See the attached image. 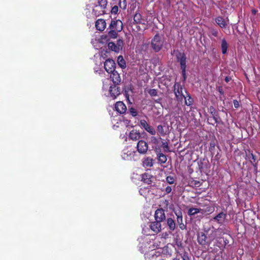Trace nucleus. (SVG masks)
Instances as JSON below:
<instances>
[{
  "instance_id": "f257e3e1",
  "label": "nucleus",
  "mask_w": 260,
  "mask_h": 260,
  "mask_svg": "<svg viewBox=\"0 0 260 260\" xmlns=\"http://www.w3.org/2000/svg\"><path fill=\"white\" fill-rule=\"evenodd\" d=\"M160 253L162 254L170 256L171 255V250L168 246H165L163 248H158L156 250H151L147 255L151 260H162Z\"/></svg>"
},
{
  "instance_id": "f03ea898",
  "label": "nucleus",
  "mask_w": 260,
  "mask_h": 260,
  "mask_svg": "<svg viewBox=\"0 0 260 260\" xmlns=\"http://www.w3.org/2000/svg\"><path fill=\"white\" fill-rule=\"evenodd\" d=\"M107 0H96L92 7V13L95 16H99L106 13Z\"/></svg>"
},
{
  "instance_id": "7ed1b4c3",
  "label": "nucleus",
  "mask_w": 260,
  "mask_h": 260,
  "mask_svg": "<svg viewBox=\"0 0 260 260\" xmlns=\"http://www.w3.org/2000/svg\"><path fill=\"white\" fill-rule=\"evenodd\" d=\"M121 157L123 160L136 161L138 159L136 151L131 147H126L121 152Z\"/></svg>"
},
{
  "instance_id": "20e7f679",
  "label": "nucleus",
  "mask_w": 260,
  "mask_h": 260,
  "mask_svg": "<svg viewBox=\"0 0 260 260\" xmlns=\"http://www.w3.org/2000/svg\"><path fill=\"white\" fill-rule=\"evenodd\" d=\"M164 44V40L158 35H156L151 41V46L155 52H158Z\"/></svg>"
},
{
  "instance_id": "39448f33",
  "label": "nucleus",
  "mask_w": 260,
  "mask_h": 260,
  "mask_svg": "<svg viewBox=\"0 0 260 260\" xmlns=\"http://www.w3.org/2000/svg\"><path fill=\"white\" fill-rule=\"evenodd\" d=\"M178 61L180 62L182 73L184 80L185 79L186 56L184 53H179L177 56Z\"/></svg>"
},
{
  "instance_id": "423d86ee",
  "label": "nucleus",
  "mask_w": 260,
  "mask_h": 260,
  "mask_svg": "<svg viewBox=\"0 0 260 260\" xmlns=\"http://www.w3.org/2000/svg\"><path fill=\"white\" fill-rule=\"evenodd\" d=\"M174 93L177 100L182 101L185 94L183 93V88L179 84L174 85Z\"/></svg>"
},
{
  "instance_id": "0eeeda50",
  "label": "nucleus",
  "mask_w": 260,
  "mask_h": 260,
  "mask_svg": "<svg viewBox=\"0 0 260 260\" xmlns=\"http://www.w3.org/2000/svg\"><path fill=\"white\" fill-rule=\"evenodd\" d=\"M110 29L121 31L123 28V23L120 20H111L109 26Z\"/></svg>"
},
{
  "instance_id": "6e6552de",
  "label": "nucleus",
  "mask_w": 260,
  "mask_h": 260,
  "mask_svg": "<svg viewBox=\"0 0 260 260\" xmlns=\"http://www.w3.org/2000/svg\"><path fill=\"white\" fill-rule=\"evenodd\" d=\"M115 63L112 59H107L104 63L105 69L108 73L115 71Z\"/></svg>"
},
{
  "instance_id": "1a4fd4ad",
  "label": "nucleus",
  "mask_w": 260,
  "mask_h": 260,
  "mask_svg": "<svg viewBox=\"0 0 260 260\" xmlns=\"http://www.w3.org/2000/svg\"><path fill=\"white\" fill-rule=\"evenodd\" d=\"M138 151L141 154H145L148 150V146L147 143L143 141H139L137 145Z\"/></svg>"
},
{
  "instance_id": "9d476101",
  "label": "nucleus",
  "mask_w": 260,
  "mask_h": 260,
  "mask_svg": "<svg viewBox=\"0 0 260 260\" xmlns=\"http://www.w3.org/2000/svg\"><path fill=\"white\" fill-rule=\"evenodd\" d=\"M155 220L160 222L164 221L166 219V215L165 211L162 208L157 209L154 214Z\"/></svg>"
},
{
  "instance_id": "9b49d317",
  "label": "nucleus",
  "mask_w": 260,
  "mask_h": 260,
  "mask_svg": "<svg viewBox=\"0 0 260 260\" xmlns=\"http://www.w3.org/2000/svg\"><path fill=\"white\" fill-rule=\"evenodd\" d=\"M110 96L113 99H115L120 93V89L116 85L110 86L109 89Z\"/></svg>"
},
{
  "instance_id": "f8f14e48",
  "label": "nucleus",
  "mask_w": 260,
  "mask_h": 260,
  "mask_svg": "<svg viewBox=\"0 0 260 260\" xmlns=\"http://www.w3.org/2000/svg\"><path fill=\"white\" fill-rule=\"evenodd\" d=\"M141 126L145 129L148 133L152 135H154L156 133L155 129L151 126L149 125L146 120H141L140 121Z\"/></svg>"
},
{
  "instance_id": "ddd939ff",
  "label": "nucleus",
  "mask_w": 260,
  "mask_h": 260,
  "mask_svg": "<svg viewBox=\"0 0 260 260\" xmlns=\"http://www.w3.org/2000/svg\"><path fill=\"white\" fill-rule=\"evenodd\" d=\"M175 214L177 216V222L180 229L181 230L185 229L186 225L183 223V216L182 212L180 210L176 211L175 212Z\"/></svg>"
},
{
  "instance_id": "4468645a",
  "label": "nucleus",
  "mask_w": 260,
  "mask_h": 260,
  "mask_svg": "<svg viewBox=\"0 0 260 260\" xmlns=\"http://www.w3.org/2000/svg\"><path fill=\"white\" fill-rule=\"evenodd\" d=\"M149 227L150 229L155 234L159 233L161 231V225L160 222L155 220L151 222Z\"/></svg>"
},
{
  "instance_id": "2eb2a0df",
  "label": "nucleus",
  "mask_w": 260,
  "mask_h": 260,
  "mask_svg": "<svg viewBox=\"0 0 260 260\" xmlns=\"http://www.w3.org/2000/svg\"><path fill=\"white\" fill-rule=\"evenodd\" d=\"M226 214L223 212H221L218 213L216 216H215L213 219L212 220H214L216 221L219 224H223L226 219Z\"/></svg>"
},
{
  "instance_id": "dca6fc26",
  "label": "nucleus",
  "mask_w": 260,
  "mask_h": 260,
  "mask_svg": "<svg viewBox=\"0 0 260 260\" xmlns=\"http://www.w3.org/2000/svg\"><path fill=\"white\" fill-rule=\"evenodd\" d=\"M115 110L120 114H123L126 111V107L122 102H117L115 105Z\"/></svg>"
},
{
  "instance_id": "f3484780",
  "label": "nucleus",
  "mask_w": 260,
  "mask_h": 260,
  "mask_svg": "<svg viewBox=\"0 0 260 260\" xmlns=\"http://www.w3.org/2000/svg\"><path fill=\"white\" fill-rule=\"evenodd\" d=\"M122 45V41L121 40H119L118 41V45H116L113 42H110L108 43V47L111 50L114 51L115 52H118L119 50L121 48Z\"/></svg>"
},
{
  "instance_id": "a211bd4d",
  "label": "nucleus",
  "mask_w": 260,
  "mask_h": 260,
  "mask_svg": "<svg viewBox=\"0 0 260 260\" xmlns=\"http://www.w3.org/2000/svg\"><path fill=\"white\" fill-rule=\"evenodd\" d=\"M106 27V23L105 20L103 19H98L95 22V27L97 30L102 31Z\"/></svg>"
},
{
  "instance_id": "6ab92c4d",
  "label": "nucleus",
  "mask_w": 260,
  "mask_h": 260,
  "mask_svg": "<svg viewBox=\"0 0 260 260\" xmlns=\"http://www.w3.org/2000/svg\"><path fill=\"white\" fill-rule=\"evenodd\" d=\"M111 73V74L110 75V78L112 80L113 82L115 84H119L121 81V78L118 72L115 71Z\"/></svg>"
},
{
  "instance_id": "aec40b11",
  "label": "nucleus",
  "mask_w": 260,
  "mask_h": 260,
  "mask_svg": "<svg viewBox=\"0 0 260 260\" xmlns=\"http://www.w3.org/2000/svg\"><path fill=\"white\" fill-rule=\"evenodd\" d=\"M140 137L141 135L140 133L135 129L132 130L129 134V138L133 141L138 140Z\"/></svg>"
},
{
  "instance_id": "412c9836",
  "label": "nucleus",
  "mask_w": 260,
  "mask_h": 260,
  "mask_svg": "<svg viewBox=\"0 0 260 260\" xmlns=\"http://www.w3.org/2000/svg\"><path fill=\"white\" fill-rule=\"evenodd\" d=\"M142 162L143 167L145 168L151 167L153 166V159L150 157H145Z\"/></svg>"
},
{
  "instance_id": "4be33fe9",
  "label": "nucleus",
  "mask_w": 260,
  "mask_h": 260,
  "mask_svg": "<svg viewBox=\"0 0 260 260\" xmlns=\"http://www.w3.org/2000/svg\"><path fill=\"white\" fill-rule=\"evenodd\" d=\"M167 224L169 227L170 231H174L176 228V223L175 220L172 218H168L167 219Z\"/></svg>"
},
{
  "instance_id": "5701e85b",
  "label": "nucleus",
  "mask_w": 260,
  "mask_h": 260,
  "mask_svg": "<svg viewBox=\"0 0 260 260\" xmlns=\"http://www.w3.org/2000/svg\"><path fill=\"white\" fill-rule=\"evenodd\" d=\"M216 23L221 28H225L227 25V22L222 17H218L216 20Z\"/></svg>"
},
{
  "instance_id": "b1692460",
  "label": "nucleus",
  "mask_w": 260,
  "mask_h": 260,
  "mask_svg": "<svg viewBox=\"0 0 260 260\" xmlns=\"http://www.w3.org/2000/svg\"><path fill=\"white\" fill-rule=\"evenodd\" d=\"M142 181L149 184L151 183V176L148 173H144L142 175Z\"/></svg>"
},
{
  "instance_id": "393cba45",
  "label": "nucleus",
  "mask_w": 260,
  "mask_h": 260,
  "mask_svg": "<svg viewBox=\"0 0 260 260\" xmlns=\"http://www.w3.org/2000/svg\"><path fill=\"white\" fill-rule=\"evenodd\" d=\"M206 236L205 234L202 233L199 234L198 236V242L202 245H204L206 244Z\"/></svg>"
},
{
  "instance_id": "a878e982",
  "label": "nucleus",
  "mask_w": 260,
  "mask_h": 260,
  "mask_svg": "<svg viewBox=\"0 0 260 260\" xmlns=\"http://www.w3.org/2000/svg\"><path fill=\"white\" fill-rule=\"evenodd\" d=\"M134 20L137 23L145 24V21L142 19V16L140 13H137L134 16Z\"/></svg>"
},
{
  "instance_id": "bb28decb",
  "label": "nucleus",
  "mask_w": 260,
  "mask_h": 260,
  "mask_svg": "<svg viewBox=\"0 0 260 260\" xmlns=\"http://www.w3.org/2000/svg\"><path fill=\"white\" fill-rule=\"evenodd\" d=\"M185 92L186 95H185L184 97H183V99L185 100V105L188 106H191L193 103V99L188 93H187L186 92Z\"/></svg>"
},
{
  "instance_id": "cd10ccee",
  "label": "nucleus",
  "mask_w": 260,
  "mask_h": 260,
  "mask_svg": "<svg viewBox=\"0 0 260 260\" xmlns=\"http://www.w3.org/2000/svg\"><path fill=\"white\" fill-rule=\"evenodd\" d=\"M117 63L119 67H120L122 69H124L126 67L125 61L122 56H119L118 57Z\"/></svg>"
},
{
  "instance_id": "c85d7f7f",
  "label": "nucleus",
  "mask_w": 260,
  "mask_h": 260,
  "mask_svg": "<svg viewBox=\"0 0 260 260\" xmlns=\"http://www.w3.org/2000/svg\"><path fill=\"white\" fill-rule=\"evenodd\" d=\"M221 50L223 54H225L228 50V43L225 39H222L221 41Z\"/></svg>"
},
{
  "instance_id": "c756f323",
  "label": "nucleus",
  "mask_w": 260,
  "mask_h": 260,
  "mask_svg": "<svg viewBox=\"0 0 260 260\" xmlns=\"http://www.w3.org/2000/svg\"><path fill=\"white\" fill-rule=\"evenodd\" d=\"M110 30L108 32V35L109 36L113 39H115L117 38L118 32H119V31H117L112 29H110Z\"/></svg>"
},
{
  "instance_id": "7c9ffc66",
  "label": "nucleus",
  "mask_w": 260,
  "mask_h": 260,
  "mask_svg": "<svg viewBox=\"0 0 260 260\" xmlns=\"http://www.w3.org/2000/svg\"><path fill=\"white\" fill-rule=\"evenodd\" d=\"M149 191V189L147 187H141L139 189L140 194L143 197H146Z\"/></svg>"
},
{
  "instance_id": "2f4dec72",
  "label": "nucleus",
  "mask_w": 260,
  "mask_h": 260,
  "mask_svg": "<svg viewBox=\"0 0 260 260\" xmlns=\"http://www.w3.org/2000/svg\"><path fill=\"white\" fill-rule=\"evenodd\" d=\"M157 132L161 136H165L166 135V132L161 125L157 126Z\"/></svg>"
},
{
  "instance_id": "473e14b6",
  "label": "nucleus",
  "mask_w": 260,
  "mask_h": 260,
  "mask_svg": "<svg viewBox=\"0 0 260 260\" xmlns=\"http://www.w3.org/2000/svg\"><path fill=\"white\" fill-rule=\"evenodd\" d=\"M200 210L198 208H191L188 210V214L190 215H193L199 213Z\"/></svg>"
},
{
  "instance_id": "72a5a7b5",
  "label": "nucleus",
  "mask_w": 260,
  "mask_h": 260,
  "mask_svg": "<svg viewBox=\"0 0 260 260\" xmlns=\"http://www.w3.org/2000/svg\"><path fill=\"white\" fill-rule=\"evenodd\" d=\"M129 111L130 114L134 117L136 116L138 114L137 110L134 108H131Z\"/></svg>"
},
{
  "instance_id": "f704fd0d",
  "label": "nucleus",
  "mask_w": 260,
  "mask_h": 260,
  "mask_svg": "<svg viewBox=\"0 0 260 260\" xmlns=\"http://www.w3.org/2000/svg\"><path fill=\"white\" fill-rule=\"evenodd\" d=\"M158 157H159V160L162 162H165L167 160V158L166 157V156L162 154V153H160L158 155Z\"/></svg>"
},
{
  "instance_id": "c9c22d12",
  "label": "nucleus",
  "mask_w": 260,
  "mask_h": 260,
  "mask_svg": "<svg viewBox=\"0 0 260 260\" xmlns=\"http://www.w3.org/2000/svg\"><path fill=\"white\" fill-rule=\"evenodd\" d=\"M166 181L168 183H169L170 184H173L174 182V179L172 176H168L166 178Z\"/></svg>"
},
{
  "instance_id": "e433bc0d",
  "label": "nucleus",
  "mask_w": 260,
  "mask_h": 260,
  "mask_svg": "<svg viewBox=\"0 0 260 260\" xmlns=\"http://www.w3.org/2000/svg\"><path fill=\"white\" fill-rule=\"evenodd\" d=\"M148 92L151 96H156L157 94V91L155 89H150Z\"/></svg>"
},
{
  "instance_id": "4c0bfd02",
  "label": "nucleus",
  "mask_w": 260,
  "mask_h": 260,
  "mask_svg": "<svg viewBox=\"0 0 260 260\" xmlns=\"http://www.w3.org/2000/svg\"><path fill=\"white\" fill-rule=\"evenodd\" d=\"M119 6L120 8L125 9L126 6L125 0H124L122 3L121 2V0H119Z\"/></svg>"
},
{
  "instance_id": "58836bf2",
  "label": "nucleus",
  "mask_w": 260,
  "mask_h": 260,
  "mask_svg": "<svg viewBox=\"0 0 260 260\" xmlns=\"http://www.w3.org/2000/svg\"><path fill=\"white\" fill-rule=\"evenodd\" d=\"M216 236V234L215 232H212V233L209 236V237L210 238V243H210L215 239Z\"/></svg>"
},
{
  "instance_id": "ea45409f",
  "label": "nucleus",
  "mask_w": 260,
  "mask_h": 260,
  "mask_svg": "<svg viewBox=\"0 0 260 260\" xmlns=\"http://www.w3.org/2000/svg\"><path fill=\"white\" fill-rule=\"evenodd\" d=\"M118 7L117 6H114L112 7L111 9V13L112 14H116L118 12Z\"/></svg>"
},
{
  "instance_id": "a19ab883",
  "label": "nucleus",
  "mask_w": 260,
  "mask_h": 260,
  "mask_svg": "<svg viewBox=\"0 0 260 260\" xmlns=\"http://www.w3.org/2000/svg\"><path fill=\"white\" fill-rule=\"evenodd\" d=\"M162 147L165 151H169V146L167 142H162Z\"/></svg>"
},
{
  "instance_id": "79ce46f5",
  "label": "nucleus",
  "mask_w": 260,
  "mask_h": 260,
  "mask_svg": "<svg viewBox=\"0 0 260 260\" xmlns=\"http://www.w3.org/2000/svg\"><path fill=\"white\" fill-rule=\"evenodd\" d=\"M108 80H107L106 81L103 82V89L104 90H107L109 87V84H108Z\"/></svg>"
},
{
  "instance_id": "37998d69",
  "label": "nucleus",
  "mask_w": 260,
  "mask_h": 260,
  "mask_svg": "<svg viewBox=\"0 0 260 260\" xmlns=\"http://www.w3.org/2000/svg\"><path fill=\"white\" fill-rule=\"evenodd\" d=\"M182 260H189V258L188 256V254L187 252H184L183 255H182Z\"/></svg>"
},
{
  "instance_id": "c03bdc74",
  "label": "nucleus",
  "mask_w": 260,
  "mask_h": 260,
  "mask_svg": "<svg viewBox=\"0 0 260 260\" xmlns=\"http://www.w3.org/2000/svg\"><path fill=\"white\" fill-rule=\"evenodd\" d=\"M151 141L154 144H157L158 142V139L155 137H152L151 138Z\"/></svg>"
},
{
  "instance_id": "a18cd8bd",
  "label": "nucleus",
  "mask_w": 260,
  "mask_h": 260,
  "mask_svg": "<svg viewBox=\"0 0 260 260\" xmlns=\"http://www.w3.org/2000/svg\"><path fill=\"white\" fill-rule=\"evenodd\" d=\"M165 190L167 193H169L171 192L172 189L171 186H168L167 187H166Z\"/></svg>"
},
{
  "instance_id": "49530a36",
  "label": "nucleus",
  "mask_w": 260,
  "mask_h": 260,
  "mask_svg": "<svg viewBox=\"0 0 260 260\" xmlns=\"http://www.w3.org/2000/svg\"><path fill=\"white\" fill-rule=\"evenodd\" d=\"M211 32L212 35L213 36H214V37H217V36L218 32L215 29H211Z\"/></svg>"
},
{
  "instance_id": "de8ad7c7",
  "label": "nucleus",
  "mask_w": 260,
  "mask_h": 260,
  "mask_svg": "<svg viewBox=\"0 0 260 260\" xmlns=\"http://www.w3.org/2000/svg\"><path fill=\"white\" fill-rule=\"evenodd\" d=\"M233 103H234L235 108H238L239 107V103L237 100H234Z\"/></svg>"
},
{
  "instance_id": "09e8293b",
  "label": "nucleus",
  "mask_w": 260,
  "mask_h": 260,
  "mask_svg": "<svg viewBox=\"0 0 260 260\" xmlns=\"http://www.w3.org/2000/svg\"><path fill=\"white\" fill-rule=\"evenodd\" d=\"M230 79H231V78H229V77H226L225 78V81L226 82H229V81H230Z\"/></svg>"
},
{
  "instance_id": "8fccbe9b",
  "label": "nucleus",
  "mask_w": 260,
  "mask_h": 260,
  "mask_svg": "<svg viewBox=\"0 0 260 260\" xmlns=\"http://www.w3.org/2000/svg\"><path fill=\"white\" fill-rule=\"evenodd\" d=\"M173 260H179V259L175 258L173 259Z\"/></svg>"
},
{
  "instance_id": "3c124183",
  "label": "nucleus",
  "mask_w": 260,
  "mask_h": 260,
  "mask_svg": "<svg viewBox=\"0 0 260 260\" xmlns=\"http://www.w3.org/2000/svg\"><path fill=\"white\" fill-rule=\"evenodd\" d=\"M219 92H220V93H221V90L220 89H219Z\"/></svg>"
}]
</instances>
